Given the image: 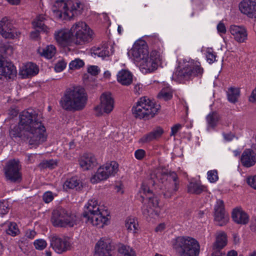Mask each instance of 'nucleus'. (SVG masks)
I'll return each instance as SVG.
<instances>
[{
  "instance_id": "23",
  "label": "nucleus",
  "mask_w": 256,
  "mask_h": 256,
  "mask_svg": "<svg viewBox=\"0 0 256 256\" xmlns=\"http://www.w3.org/2000/svg\"><path fill=\"white\" fill-rule=\"evenodd\" d=\"M160 106L154 100L145 99V117L152 118L158 114Z\"/></svg>"
},
{
  "instance_id": "24",
  "label": "nucleus",
  "mask_w": 256,
  "mask_h": 256,
  "mask_svg": "<svg viewBox=\"0 0 256 256\" xmlns=\"http://www.w3.org/2000/svg\"><path fill=\"white\" fill-rule=\"evenodd\" d=\"M240 160L244 166L251 167L256 162V154L252 150L246 149L242 154Z\"/></svg>"
},
{
  "instance_id": "26",
  "label": "nucleus",
  "mask_w": 256,
  "mask_h": 256,
  "mask_svg": "<svg viewBox=\"0 0 256 256\" xmlns=\"http://www.w3.org/2000/svg\"><path fill=\"white\" fill-rule=\"evenodd\" d=\"M38 71V68L36 64L28 62L22 67L20 74L22 78H27L37 74Z\"/></svg>"
},
{
  "instance_id": "33",
  "label": "nucleus",
  "mask_w": 256,
  "mask_h": 256,
  "mask_svg": "<svg viewBox=\"0 0 256 256\" xmlns=\"http://www.w3.org/2000/svg\"><path fill=\"white\" fill-rule=\"evenodd\" d=\"M220 116L216 112L210 113L206 116L207 129L210 130L214 129L218 124Z\"/></svg>"
},
{
  "instance_id": "50",
  "label": "nucleus",
  "mask_w": 256,
  "mask_h": 256,
  "mask_svg": "<svg viewBox=\"0 0 256 256\" xmlns=\"http://www.w3.org/2000/svg\"><path fill=\"white\" fill-rule=\"evenodd\" d=\"M216 30L218 31V33L220 36H222L223 34H225L226 32V25L222 22H220L216 26Z\"/></svg>"
},
{
  "instance_id": "30",
  "label": "nucleus",
  "mask_w": 256,
  "mask_h": 256,
  "mask_svg": "<svg viewBox=\"0 0 256 256\" xmlns=\"http://www.w3.org/2000/svg\"><path fill=\"white\" fill-rule=\"evenodd\" d=\"M227 244V237L226 234L222 232H218L216 236V241L214 242L213 250H220Z\"/></svg>"
},
{
  "instance_id": "63",
  "label": "nucleus",
  "mask_w": 256,
  "mask_h": 256,
  "mask_svg": "<svg viewBox=\"0 0 256 256\" xmlns=\"http://www.w3.org/2000/svg\"><path fill=\"white\" fill-rule=\"evenodd\" d=\"M165 228L166 225L164 223L160 224L156 228V232H162L163 230H164Z\"/></svg>"
},
{
  "instance_id": "60",
  "label": "nucleus",
  "mask_w": 256,
  "mask_h": 256,
  "mask_svg": "<svg viewBox=\"0 0 256 256\" xmlns=\"http://www.w3.org/2000/svg\"><path fill=\"white\" fill-rule=\"evenodd\" d=\"M222 136L224 140L226 142L231 141L234 136L232 132L224 133Z\"/></svg>"
},
{
  "instance_id": "40",
  "label": "nucleus",
  "mask_w": 256,
  "mask_h": 256,
  "mask_svg": "<svg viewBox=\"0 0 256 256\" xmlns=\"http://www.w3.org/2000/svg\"><path fill=\"white\" fill-rule=\"evenodd\" d=\"M188 189L190 193L199 194L204 190V188L198 184L190 182L188 185Z\"/></svg>"
},
{
  "instance_id": "52",
  "label": "nucleus",
  "mask_w": 256,
  "mask_h": 256,
  "mask_svg": "<svg viewBox=\"0 0 256 256\" xmlns=\"http://www.w3.org/2000/svg\"><path fill=\"white\" fill-rule=\"evenodd\" d=\"M182 127V125L181 124H174L171 128V131H170V135L171 136H174L176 135V134H177V132L180 130H181Z\"/></svg>"
},
{
  "instance_id": "10",
  "label": "nucleus",
  "mask_w": 256,
  "mask_h": 256,
  "mask_svg": "<svg viewBox=\"0 0 256 256\" xmlns=\"http://www.w3.org/2000/svg\"><path fill=\"white\" fill-rule=\"evenodd\" d=\"M118 170V164L112 161L100 166L96 172L92 176L90 182L92 184L98 183L106 180L109 177L114 176Z\"/></svg>"
},
{
  "instance_id": "12",
  "label": "nucleus",
  "mask_w": 256,
  "mask_h": 256,
  "mask_svg": "<svg viewBox=\"0 0 256 256\" xmlns=\"http://www.w3.org/2000/svg\"><path fill=\"white\" fill-rule=\"evenodd\" d=\"M100 104L94 108L96 115L101 116L104 114H109L114 108V100L110 92H104L100 96Z\"/></svg>"
},
{
  "instance_id": "39",
  "label": "nucleus",
  "mask_w": 256,
  "mask_h": 256,
  "mask_svg": "<svg viewBox=\"0 0 256 256\" xmlns=\"http://www.w3.org/2000/svg\"><path fill=\"white\" fill-rule=\"evenodd\" d=\"M164 87L159 93L158 96L165 100H168L172 98V92L168 84H164Z\"/></svg>"
},
{
  "instance_id": "62",
  "label": "nucleus",
  "mask_w": 256,
  "mask_h": 256,
  "mask_svg": "<svg viewBox=\"0 0 256 256\" xmlns=\"http://www.w3.org/2000/svg\"><path fill=\"white\" fill-rule=\"evenodd\" d=\"M40 35V32L38 30H36L33 32H32L30 34V37L32 39H36L38 38Z\"/></svg>"
},
{
  "instance_id": "48",
  "label": "nucleus",
  "mask_w": 256,
  "mask_h": 256,
  "mask_svg": "<svg viewBox=\"0 0 256 256\" xmlns=\"http://www.w3.org/2000/svg\"><path fill=\"white\" fill-rule=\"evenodd\" d=\"M9 210V204L7 201H4L0 203V214L4 215Z\"/></svg>"
},
{
  "instance_id": "46",
  "label": "nucleus",
  "mask_w": 256,
  "mask_h": 256,
  "mask_svg": "<svg viewBox=\"0 0 256 256\" xmlns=\"http://www.w3.org/2000/svg\"><path fill=\"white\" fill-rule=\"evenodd\" d=\"M206 58L207 62L211 64L216 61V55L212 48H208L206 50Z\"/></svg>"
},
{
  "instance_id": "45",
  "label": "nucleus",
  "mask_w": 256,
  "mask_h": 256,
  "mask_svg": "<svg viewBox=\"0 0 256 256\" xmlns=\"http://www.w3.org/2000/svg\"><path fill=\"white\" fill-rule=\"evenodd\" d=\"M208 180L211 183H214L218 180V176L216 170H210L207 172Z\"/></svg>"
},
{
  "instance_id": "2",
  "label": "nucleus",
  "mask_w": 256,
  "mask_h": 256,
  "mask_svg": "<svg viewBox=\"0 0 256 256\" xmlns=\"http://www.w3.org/2000/svg\"><path fill=\"white\" fill-rule=\"evenodd\" d=\"M84 208L83 217L88 224L101 228L109 224V212L95 198L89 200Z\"/></svg>"
},
{
  "instance_id": "44",
  "label": "nucleus",
  "mask_w": 256,
  "mask_h": 256,
  "mask_svg": "<svg viewBox=\"0 0 256 256\" xmlns=\"http://www.w3.org/2000/svg\"><path fill=\"white\" fill-rule=\"evenodd\" d=\"M84 64V62L80 58H76L72 60L69 64L70 70H76L82 67Z\"/></svg>"
},
{
  "instance_id": "16",
  "label": "nucleus",
  "mask_w": 256,
  "mask_h": 256,
  "mask_svg": "<svg viewBox=\"0 0 256 256\" xmlns=\"http://www.w3.org/2000/svg\"><path fill=\"white\" fill-rule=\"evenodd\" d=\"M214 220L218 225L222 226L228 221L229 218L224 209V202L221 200H217L214 206Z\"/></svg>"
},
{
  "instance_id": "36",
  "label": "nucleus",
  "mask_w": 256,
  "mask_h": 256,
  "mask_svg": "<svg viewBox=\"0 0 256 256\" xmlns=\"http://www.w3.org/2000/svg\"><path fill=\"white\" fill-rule=\"evenodd\" d=\"M110 50H111L110 52V48L108 47H98L93 49L92 53L95 56L104 58L110 56V55L113 52L112 48H110Z\"/></svg>"
},
{
  "instance_id": "28",
  "label": "nucleus",
  "mask_w": 256,
  "mask_h": 256,
  "mask_svg": "<svg viewBox=\"0 0 256 256\" xmlns=\"http://www.w3.org/2000/svg\"><path fill=\"white\" fill-rule=\"evenodd\" d=\"M147 202V211L150 214H154L156 215H158L160 212V208L158 206V198L152 195L148 197Z\"/></svg>"
},
{
  "instance_id": "1",
  "label": "nucleus",
  "mask_w": 256,
  "mask_h": 256,
  "mask_svg": "<svg viewBox=\"0 0 256 256\" xmlns=\"http://www.w3.org/2000/svg\"><path fill=\"white\" fill-rule=\"evenodd\" d=\"M12 138L26 139L30 145L37 146L46 140V130L38 119L36 112L32 109L23 110L19 114L17 125L10 128Z\"/></svg>"
},
{
  "instance_id": "56",
  "label": "nucleus",
  "mask_w": 256,
  "mask_h": 256,
  "mask_svg": "<svg viewBox=\"0 0 256 256\" xmlns=\"http://www.w3.org/2000/svg\"><path fill=\"white\" fill-rule=\"evenodd\" d=\"M134 156L138 160H142L144 158V150H137L134 152Z\"/></svg>"
},
{
  "instance_id": "32",
  "label": "nucleus",
  "mask_w": 256,
  "mask_h": 256,
  "mask_svg": "<svg viewBox=\"0 0 256 256\" xmlns=\"http://www.w3.org/2000/svg\"><path fill=\"white\" fill-rule=\"evenodd\" d=\"M46 20V18L43 15H39L32 22V26L34 28H39L46 34L50 32V28L46 26L44 22Z\"/></svg>"
},
{
  "instance_id": "51",
  "label": "nucleus",
  "mask_w": 256,
  "mask_h": 256,
  "mask_svg": "<svg viewBox=\"0 0 256 256\" xmlns=\"http://www.w3.org/2000/svg\"><path fill=\"white\" fill-rule=\"evenodd\" d=\"M66 62L64 60L58 61L56 63L54 66V70L56 72H60L62 71L66 68Z\"/></svg>"
},
{
  "instance_id": "17",
  "label": "nucleus",
  "mask_w": 256,
  "mask_h": 256,
  "mask_svg": "<svg viewBox=\"0 0 256 256\" xmlns=\"http://www.w3.org/2000/svg\"><path fill=\"white\" fill-rule=\"evenodd\" d=\"M112 250L110 240L102 238L96 244L94 256H112Z\"/></svg>"
},
{
  "instance_id": "6",
  "label": "nucleus",
  "mask_w": 256,
  "mask_h": 256,
  "mask_svg": "<svg viewBox=\"0 0 256 256\" xmlns=\"http://www.w3.org/2000/svg\"><path fill=\"white\" fill-rule=\"evenodd\" d=\"M202 73L203 69L200 67L199 62L186 58L183 60L182 62L180 63L172 78L175 80L181 82L194 76H201Z\"/></svg>"
},
{
  "instance_id": "64",
  "label": "nucleus",
  "mask_w": 256,
  "mask_h": 256,
  "mask_svg": "<svg viewBox=\"0 0 256 256\" xmlns=\"http://www.w3.org/2000/svg\"><path fill=\"white\" fill-rule=\"evenodd\" d=\"M212 256H224V254L221 253L220 250H214L212 254Z\"/></svg>"
},
{
  "instance_id": "4",
  "label": "nucleus",
  "mask_w": 256,
  "mask_h": 256,
  "mask_svg": "<svg viewBox=\"0 0 256 256\" xmlns=\"http://www.w3.org/2000/svg\"><path fill=\"white\" fill-rule=\"evenodd\" d=\"M170 245L178 256H198L200 253L198 242L190 236H178L172 240Z\"/></svg>"
},
{
  "instance_id": "9",
  "label": "nucleus",
  "mask_w": 256,
  "mask_h": 256,
  "mask_svg": "<svg viewBox=\"0 0 256 256\" xmlns=\"http://www.w3.org/2000/svg\"><path fill=\"white\" fill-rule=\"evenodd\" d=\"M72 40L76 44L88 42L92 38V32L87 24L83 22L75 23L70 28Z\"/></svg>"
},
{
  "instance_id": "55",
  "label": "nucleus",
  "mask_w": 256,
  "mask_h": 256,
  "mask_svg": "<svg viewBox=\"0 0 256 256\" xmlns=\"http://www.w3.org/2000/svg\"><path fill=\"white\" fill-rule=\"evenodd\" d=\"M43 166L50 168H53L56 166V162L52 160H46L42 163Z\"/></svg>"
},
{
  "instance_id": "43",
  "label": "nucleus",
  "mask_w": 256,
  "mask_h": 256,
  "mask_svg": "<svg viewBox=\"0 0 256 256\" xmlns=\"http://www.w3.org/2000/svg\"><path fill=\"white\" fill-rule=\"evenodd\" d=\"M8 226L6 232L8 234L14 236L18 234L19 230L15 222H10Z\"/></svg>"
},
{
  "instance_id": "22",
  "label": "nucleus",
  "mask_w": 256,
  "mask_h": 256,
  "mask_svg": "<svg viewBox=\"0 0 256 256\" xmlns=\"http://www.w3.org/2000/svg\"><path fill=\"white\" fill-rule=\"evenodd\" d=\"M232 218L236 224H246L250 220L248 214L240 207H236L233 209Z\"/></svg>"
},
{
  "instance_id": "34",
  "label": "nucleus",
  "mask_w": 256,
  "mask_h": 256,
  "mask_svg": "<svg viewBox=\"0 0 256 256\" xmlns=\"http://www.w3.org/2000/svg\"><path fill=\"white\" fill-rule=\"evenodd\" d=\"M39 54L48 59L52 58L56 52V49L54 46L50 45L45 48H39L38 49Z\"/></svg>"
},
{
  "instance_id": "18",
  "label": "nucleus",
  "mask_w": 256,
  "mask_h": 256,
  "mask_svg": "<svg viewBox=\"0 0 256 256\" xmlns=\"http://www.w3.org/2000/svg\"><path fill=\"white\" fill-rule=\"evenodd\" d=\"M161 58L156 50H153L145 58V73H150L156 70L159 64Z\"/></svg>"
},
{
  "instance_id": "35",
  "label": "nucleus",
  "mask_w": 256,
  "mask_h": 256,
  "mask_svg": "<svg viewBox=\"0 0 256 256\" xmlns=\"http://www.w3.org/2000/svg\"><path fill=\"white\" fill-rule=\"evenodd\" d=\"M226 93L228 100L230 102L235 103L240 97V90L238 88L230 87L228 88Z\"/></svg>"
},
{
  "instance_id": "58",
  "label": "nucleus",
  "mask_w": 256,
  "mask_h": 256,
  "mask_svg": "<svg viewBox=\"0 0 256 256\" xmlns=\"http://www.w3.org/2000/svg\"><path fill=\"white\" fill-rule=\"evenodd\" d=\"M36 235V232L34 230H28L26 232L25 236L26 238L33 239Z\"/></svg>"
},
{
  "instance_id": "41",
  "label": "nucleus",
  "mask_w": 256,
  "mask_h": 256,
  "mask_svg": "<svg viewBox=\"0 0 256 256\" xmlns=\"http://www.w3.org/2000/svg\"><path fill=\"white\" fill-rule=\"evenodd\" d=\"M120 256H136L133 250L128 246L122 245L118 248Z\"/></svg>"
},
{
  "instance_id": "19",
  "label": "nucleus",
  "mask_w": 256,
  "mask_h": 256,
  "mask_svg": "<svg viewBox=\"0 0 256 256\" xmlns=\"http://www.w3.org/2000/svg\"><path fill=\"white\" fill-rule=\"evenodd\" d=\"M239 9L242 13L250 18H256V3L250 0H244L239 5Z\"/></svg>"
},
{
  "instance_id": "7",
  "label": "nucleus",
  "mask_w": 256,
  "mask_h": 256,
  "mask_svg": "<svg viewBox=\"0 0 256 256\" xmlns=\"http://www.w3.org/2000/svg\"><path fill=\"white\" fill-rule=\"evenodd\" d=\"M13 53V48L10 44H4L0 46V78H14L16 74V70L14 65L5 59Z\"/></svg>"
},
{
  "instance_id": "54",
  "label": "nucleus",
  "mask_w": 256,
  "mask_h": 256,
  "mask_svg": "<svg viewBox=\"0 0 256 256\" xmlns=\"http://www.w3.org/2000/svg\"><path fill=\"white\" fill-rule=\"evenodd\" d=\"M88 72L92 75L96 76L98 74L100 70L98 66H92L88 68Z\"/></svg>"
},
{
  "instance_id": "21",
  "label": "nucleus",
  "mask_w": 256,
  "mask_h": 256,
  "mask_svg": "<svg viewBox=\"0 0 256 256\" xmlns=\"http://www.w3.org/2000/svg\"><path fill=\"white\" fill-rule=\"evenodd\" d=\"M80 166L84 170L93 168L97 164L94 155L90 153L84 154L79 160Z\"/></svg>"
},
{
  "instance_id": "14",
  "label": "nucleus",
  "mask_w": 256,
  "mask_h": 256,
  "mask_svg": "<svg viewBox=\"0 0 256 256\" xmlns=\"http://www.w3.org/2000/svg\"><path fill=\"white\" fill-rule=\"evenodd\" d=\"M166 170H161L158 168L156 170V172L154 174L150 175L151 179H154L156 180L154 181L153 184L156 183L158 180H162V182H163L162 179L166 178L170 182V190L172 192H176L178 189V183L176 182L177 175L174 172H171L168 174L166 172Z\"/></svg>"
},
{
  "instance_id": "42",
  "label": "nucleus",
  "mask_w": 256,
  "mask_h": 256,
  "mask_svg": "<svg viewBox=\"0 0 256 256\" xmlns=\"http://www.w3.org/2000/svg\"><path fill=\"white\" fill-rule=\"evenodd\" d=\"M163 130L160 128H156L152 132L148 134L145 138V140L150 141L160 137L163 134Z\"/></svg>"
},
{
  "instance_id": "8",
  "label": "nucleus",
  "mask_w": 256,
  "mask_h": 256,
  "mask_svg": "<svg viewBox=\"0 0 256 256\" xmlns=\"http://www.w3.org/2000/svg\"><path fill=\"white\" fill-rule=\"evenodd\" d=\"M78 218L74 214L62 208H58L53 211L52 222L58 227H73L76 225Z\"/></svg>"
},
{
  "instance_id": "11",
  "label": "nucleus",
  "mask_w": 256,
  "mask_h": 256,
  "mask_svg": "<svg viewBox=\"0 0 256 256\" xmlns=\"http://www.w3.org/2000/svg\"><path fill=\"white\" fill-rule=\"evenodd\" d=\"M20 170L21 166L18 160H10L4 168L6 179L12 182H20L22 180Z\"/></svg>"
},
{
  "instance_id": "13",
  "label": "nucleus",
  "mask_w": 256,
  "mask_h": 256,
  "mask_svg": "<svg viewBox=\"0 0 256 256\" xmlns=\"http://www.w3.org/2000/svg\"><path fill=\"white\" fill-rule=\"evenodd\" d=\"M131 55L137 65H139L141 70L144 69L143 60L144 58V40L141 38L138 40L134 44L132 48L128 52Z\"/></svg>"
},
{
  "instance_id": "47",
  "label": "nucleus",
  "mask_w": 256,
  "mask_h": 256,
  "mask_svg": "<svg viewBox=\"0 0 256 256\" xmlns=\"http://www.w3.org/2000/svg\"><path fill=\"white\" fill-rule=\"evenodd\" d=\"M34 245L36 249L42 250L47 246L46 242L44 239H38L34 242Z\"/></svg>"
},
{
  "instance_id": "20",
  "label": "nucleus",
  "mask_w": 256,
  "mask_h": 256,
  "mask_svg": "<svg viewBox=\"0 0 256 256\" xmlns=\"http://www.w3.org/2000/svg\"><path fill=\"white\" fill-rule=\"evenodd\" d=\"M230 32L234 40L238 42H244L247 40V31L244 26L232 25L230 27Z\"/></svg>"
},
{
  "instance_id": "15",
  "label": "nucleus",
  "mask_w": 256,
  "mask_h": 256,
  "mask_svg": "<svg viewBox=\"0 0 256 256\" xmlns=\"http://www.w3.org/2000/svg\"><path fill=\"white\" fill-rule=\"evenodd\" d=\"M50 246L58 254H61L72 248V242L68 238H60L56 236H52L50 240Z\"/></svg>"
},
{
  "instance_id": "57",
  "label": "nucleus",
  "mask_w": 256,
  "mask_h": 256,
  "mask_svg": "<svg viewBox=\"0 0 256 256\" xmlns=\"http://www.w3.org/2000/svg\"><path fill=\"white\" fill-rule=\"evenodd\" d=\"M8 114L10 118H12L17 116L18 114V110L16 108H11L8 110Z\"/></svg>"
},
{
  "instance_id": "38",
  "label": "nucleus",
  "mask_w": 256,
  "mask_h": 256,
  "mask_svg": "<svg viewBox=\"0 0 256 256\" xmlns=\"http://www.w3.org/2000/svg\"><path fill=\"white\" fill-rule=\"evenodd\" d=\"M80 183V180L77 177H72L67 179L64 184V188L66 190L72 189L79 186Z\"/></svg>"
},
{
  "instance_id": "5",
  "label": "nucleus",
  "mask_w": 256,
  "mask_h": 256,
  "mask_svg": "<svg viewBox=\"0 0 256 256\" xmlns=\"http://www.w3.org/2000/svg\"><path fill=\"white\" fill-rule=\"evenodd\" d=\"M82 4L78 0H58L52 8V12L60 18H70L82 14Z\"/></svg>"
},
{
  "instance_id": "53",
  "label": "nucleus",
  "mask_w": 256,
  "mask_h": 256,
  "mask_svg": "<svg viewBox=\"0 0 256 256\" xmlns=\"http://www.w3.org/2000/svg\"><path fill=\"white\" fill-rule=\"evenodd\" d=\"M43 200L46 203H48L54 199V196L51 192H46L43 195Z\"/></svg>"
},
{
  "instance_id": "61",
  "label": "nucleus",
  "mask_w": 256,
  "mask_h": 256,
  "mask_svg": "<svg viewBox=\"0 0 256 256\" xmlns=\"http://www.w3.org/2000/svg\"><path fill=\"white\" fill-rule=\"evenodd\" d=\"M143 86L142 84H137L134 86V92L136 94H140L142 92Z\"/></svg>"
},
{
  "instance_id": "25",
  "label": "nucleus",
  "mask_w": 256,
  "mask_h": 256,
  "mask_svg": "<svg viewBox=\"0 0 256 256\" xmlns=\"http://www.w3.org/2000/svg\"><path fill=\"white\" fill-rule=\"evenodd\" d=\"M54 38L56 42L62 46H66L71 39L72 40V34L70 30H61L54 32Z\"/></svg>"
},
{
  "instance_id": "59",
  "label": "nucleus",
  "mask_w": 256,
  "mask_h": 256,
  "mask_svg": "<svg viewBox=\"0 0 256 256\" xmlns=\"http://www.w3.org/2000/svg\"><path fill=\"white\" fill-rule=\"evenodd\" d=\"M114 189L117 193L122 194L124 192V186L120 182H118L116 184Z\"/></svg>"
},
{
  "instance_id": "49",
  "label": "nucleus",
  "mask_w": 256,
  "mask_h": 256,
  "mask_svg": "<svg viewBox=\"0 0 256 256\" xmlns=\"http://www.w3.org/2000/svg\"><path fill=\"white\" fill-rule=\"evenodd\" d=\"M246 182L250 186L256 190V175L248 176L246 178Z\"/></svg>"
},
{
  "instance_id": "3",
  "label": "nucleus",
  "mask_w": 256,
  "mask_h": 256,
  "mask_svg": "<svg viewBox=\"0 0 256 256\" xmlns=\"http://www.w3.org/2000/svg\"><path fill=\"white\" fill-rule=\"evenodd\" d=\"M87 100V95L84 90L80 86H77L67 88L60 103L65 110L78 111L84 108Z\"/></svg>"
},
{
  "instance_id": "27",
  "label": "nucleus",
  "mask_w": 256,
  "mask_h": 256,
  "mask_svg": "<svg viewBox=\"0 0 256 256\" xmlns=\"http://www.w3.org/2000/svg\"><path fill=\"white\" fill-rule=\"evenodd\" d=\"M12 25L7 18H2L0 21V34L5 38L14 36L12 32Z\"/></svg>"
},
{
  "instance_id": "31",
  "label": "nucleus",
  "mask_w": 256,
  "mask_h": 256,
  "mask_svg": "<svg viewBox=\"0 0 256 256\" xmlns=\"http://www.w3.org/2000/svg\"><path fill=\"white\" fill-rule=\"evenodd\" d=\"M134 116L138 119L144 118V98L142 97L136 102L132 109Z\"/></svg>"
},
{
  "instance_id": "37",
  "label": "nucleus",
  "mask_w": 256,
  "mask_h": 256,
  "mask_svg": "<svg viewBox=\"0 0 256 256\" xmlns=\"http://www.w3.org/2000/svg\"><path fill=\"white\" fill-rule=\"evenodd\" d=\"M126 227L129 232L136 233L138 228L137 220L134 218H128L126 221Z\"/></svg>"
},
{
  "instance_id": "29",
  "label": "nucleus",
  "mask_w": 256,
  "mask_h": 256,
  "mask_svg": "<svg viewBox=\"0 0 256 256\" xmlns=\"http://www.w3.org/2000/svg\"><path fill=\"white\" fill-rule=\"evenodd\" d=\"M133 80L132 74L126 70H120L117 74L118 82L124 86L130 85Z\"/></svg>"
}]
</instances>
